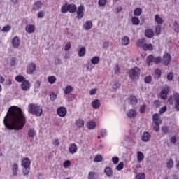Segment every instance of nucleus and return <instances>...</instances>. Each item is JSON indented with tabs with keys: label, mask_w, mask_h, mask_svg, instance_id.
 <instances>
[{
	"label": "nucleus",
	"mask_w": 179,
	"mask_h": 179,
	"mask_svg": "<svg viewBox=\"0 0 179 179\" xmlns=\"http://www.w3.org/2000/svg\"><path fill=\"white\" fill-rule=\"evenodd\" d=\"M94 162H95V163H100V162H103V156H101V155L99 154L96 155L95 156Z\"/></svg>",
	"instance_id": "obj_42"
},
{
	"label": "nucleus",
	"mask_w": 179,
	"mask_h": 179,
	"mask_svg": "<svg viewBox=\"0 0 179 179\" xmlns=\"http://www.w3.org/2000/svg\"><path fill=\"white\" fill-rule=\"evenodd\" d=\"M75 124L77 128H83V127L85 126V120L79 118L75 121Z\"/></svg>",
	"instance_id": "obj_18"
},
{
	"label": "nucleus",
	"mask_w": 179,
	"mask_h": 179,
	"mask_svg": "<svg viewBox=\"0 0 179 179\" xmlns=\"http://www.w3.org/2000/svg\"><path fill=\"white\" fill-rule=\"evenodd\" d=\"M30 87H31V84H30V81L25 80L21 84V89L24 90V92H28L30 90Z\"/></svg>",
	"instance_id": "obj_7"
},
{
	"label": "nucleus",
	"mask_w": 179,
	"mask_h": 179,
	"mask_svg": "<svg viewBox=\"0 0 179 179\" xmlns=\"http://www.w3.org/2000/svg\"><path fill=\"white\" fill-rule=\"evenodd\" d=\"M134 16H141L142 15V8H137L134 11Z\"/></svg>",
	"instance_id": "obj_45"
},
{
	"label": "nucleus",
	"mask_w": 179,
	"mask_h": 179,
	"mask_svg": "<svg viewBox=\"0 0 179 179\" xmlns=\"http://www.w3.org/2000/svg\"><path fill=\"white\" fill-rule=\"evenodd\" d=\"M91 106L94 110L100 108V101L99 99H94V101H92Z\"/></svg>",
	"instance_id": "obj_17"
},
{
	"label": "nucleus",
	"mask_w": 179,
	"mask_h": 179,
	"mask_svg": "<svg viewBox=\"0 0 179 179\" xmlns=\"http://www.w3.org/2000/svg\"><path fill=\"white\" fill-rule=\"evenodd\" d=\"M85 67L87 71H92L93 69V64H92L90 62H88L85 64Z\"/></svg>",
	"instance_id": "obj_49"
},
{
	"label": "nucleus",
	"mask_w": 179,
	"mask_h": 179,
	"mask_svg": "<svg viewBox=\"0 0 179 179\" xmlns=\"http://www.w3.org/2000/svg\"><path fill=\"white\" fill-rule=\"evenodd\" d=\"M170 92V87L169 86H166L162 91H161V99L163 100H166L167 99V94Z\"/></svg>",
	"instance_id": "obj_9"
},
{
	"label": "nucleus",
	"mask_w": 179,
	"mask_h": 179,
	"mask_svg": "<svg viewBox=\"0 0 179 179\" xmlns=\"http://www.w3.org/2000/svg\"><path fill=\"white\" fill-rule=\"evenodd\" d=\"M66 113H68V111L66 110V108H65V107L64 106H61L57 108V115H59V117H61L62 118H64V117L66 115Z\"/></svg>",
	"instance_id": "obj_8"
},
{
	"label": "nucleus",
	"mask_w": 179,
	"mask_h": 179,
	"mask_svg": "<svg viewBox=\"0 0 179 179\" xmlns=\"http://www.w3.org/2000/svg\"><path fill=\"white\" fill-rule=\"evenodd\" d=\"M30 164H31V162L28 157H25L21 161V166L23 168L30 167Z\"/></svg>",
	"instance_id": "obj_11"
},
{
	"label": "nucleus",
	"mask_w": 179,
	"mask_h": 179,
	"mask_svg": "<svg viewBox=\"0 0 179 179\" xmlns=\"http://www.w3.org/2000/svg\"><path fill=\"white\" fill-rule=\"evenodd\" d=\"M131 22L134 26H138L141 23V20L138 17L135 16L131 17Z\"/></svg>",
	"instance_id": "obj_37"
},
{
	"label": "nucleus",
	"mask_w": 179,
	"mask_h": 179,
	"mask_svg": "<svg viewBox=\"0 0 179 179\" xmlns=\"http://www.w3.org/2000/svg\"><path fill=\"white\" fill-rule=\"evenodd\" d=\"M103 173L106 175V177H113V168L110 166H106L104 169Z\"/></svg>",
	"instance_id": "obj_15"
},
{
	"label": "nucleus",
	"mask_w": 179,
	"mask_h": 179,
	"mask_svg": "<svg viewBox=\"0 0 179 179\" xmlns=\"http://www.w3.org/2000/svg\"><path fill=\"white\" fill-rule=\"evenodd\" d=\"M146 62L148 66L152 65V62H155V56L153 55H150L146 58Z\"/></svg>",
	"instance_id": "obj_25"
},
{
	"label": "nucleus",
	"mask_w": 179,
	"mask_h": 179,
	"mask_svg": "<svg viewBox=\"0 0 179 179\" xmlns=\"http://www.w3.org/2000/svg\"><path fill=\"white\" fill-rule=\"evenodd\" d=\"M61 12L62 13H66L68 12V4H64L61 8Z\"/></svg>",
	"instance_id": "obj_51"
},
{
	"label": "nucleus",
	"mask_w": 179,
	"mask_h": 179,
	"mask_svg": "<svg viewBox=\"0 0 179 179\" xmlns=\"http://www.w3.org/2000/svg\"><path fill=\"white\" fill-rule=\"evenodd\" d=\"M77 19H82L85 16V6L80 5L77 9Z\"/></svg>",
	"instance_id": "obj_6"
},
{
	"label": "nucleus",
	"mask_w": 179,
	"mask_h": 179,
	"mask_svg": "<svg viewBox=\"0 0 179 179\" xmlns=\"http://www.w3.org/2000/svg\"><path fill=\"white\" fill-rule=\"evenodd\" d=\"M16 82H18L19 83H23L26 80V78L23 77V76L19 75L15 77Z\"/></svg>",
	"instance_id": "obj_41"
},
{
	"label": "nucleus",
	"mask_w": 179,
	"mask_h": 179,
	"mask_svg": "<svg viewBox=\"0 0 179 179\" xmlns=\"http://www.w3.org/2000/svg\"><path fill=\"white\" fill-rule=\"evenodd\" d=\"M141 75V69L138 67H134L129 70V76L131 80H135L139 79V76Z\"/></svg>",
	"instance_id": "obj_3"
},
{
	"label": "nucleus",
	"mask_w": 179,
	"mask_h": 179,
	"mask_svg": "<svg viewBox=\"0 0 179 179\" xmlns=\"http://www.w3.org/2000/svg\"><path fill=\"white\" fill-rule=\"evenodd\" d=\"M98 5L99 6H106L107 5V0H99Z\"/></svg>",
	"instance_id": "obj_54"
},
{
	"label": "nucleus",
	"mask_w": 179,
	"mask_h": 179,
	"mask_svg": "<svg viewBox=\"0 0 179 179\" xmlns=\"http://www.w3.org/2000/svg\"><path fill=\"white\" fill-rule=\"evenodd\" d=\"M13 176H17L19 172V165L16 162L13 163L11 166Z\"/></svg>",
	"instance_id": "obj_19"
},
{
	"label": "nucleus",
	"mask_w": 179,
	"mask_h": 179,
	"mask_svg": "<svg viewBox=\"0 0 179 179\" xmlns=\"http://www.w3.org/2000/svg\"><path fill=\"white\" fill-rule=\"evenodd\" d=\"M173 26L176 33H179V23L178 22H175Z\"/></svg>",
	"instance_id": "obj_57"
},
{
	"label": "nucleus",
	"mask_w": 179,
	"mask_h": 179,
	"mask_svg": "<svg viewBox=\"0 0 179 179\" xmlns=\"http://www.w3.org/2000/svg\"><path fill=\"white\" fill-rule=\"evenodd\" d=\"M28 136L32 139L34 138L36 136V130L33 128L29 129L28 130Z\"/></svg>",
	"instance_id": "obj_33"
},
{
	"label": "nucleus",
	"mask_w": 179,
	"mask_h": 179,
	"mask_svg": "<svg viewBox=\"0 0 179 179\" xmlns=\"http://www.w3.org/2000/svg\"><path fill=\"white\" fill-rule=\"evenodd\" d=\"M93 27V22L92 21L89 20L85 22V23L83 24V29L84 30H90Z\"/></svg>",
	"instance_id": "obj_23"
},
{
	"label": "nucleus",
	"mask_w": 179,
	"mask_h": 179,
	"mask_svg": "<svg viewBox=\"0 0 179 179\" xmlns=\"http://www.w3.org/2000/svg\"><path fill=\"white\" fill-rule=\"evenodd\" d=\"M161 62L162 61L160 57H154V64H155L156 65L160 64Z\"/></svg>",
	"instance_id": "obj_56"
},
{
	"label": "nucleus",
	"mask_w": 179,
	"mask_h": 179,
	"mask_svg": "<svg viewBox=\"0 0 179 179\" xmlns=\"http://www.w3.org/2000/svg\"><path fill=\"white\" fill-rule=\"evenodd\" d=\"M146 176L143 173H140L136 176V179H145Z\"/></svg>",
	"instance_id": "obj_55"
},
{
	"label": "nucleus",
	"mask_w": 179,
	"mask_h": 179,
	"mask_svg": "<svg viewBox=\"0 0 179 179\" xmlns=\"http://www.w3.org/2000/svg\"><path fill=\"white\" fill-rule=\"evenodd\" d=\"M30 173V167H27V168H24L23 170H22V174L24 176H29Z\"/></svg>",
	"instance_id": "obj_48"
},
{
	"label": "nucleus",
	"mask_w": 179,
	"mask_h": 179,
	"mask_svg": "<svg viewBox=\"0 0 179 179\" xmlns=\"http://www.w3.org/2000/svg\"><path fill=\"white\" fill-rule=\"evenodd\" d=\"M3 124L7 129L20 131L26 124V117L23 110L17 106H11L3 119Z\"/></svg>",
	"instance_id": "obj_1"
},
{
	"label": "nucleus",
	"mask_w": 179,
	"mask_h": 179,
	"mask_svg": "<svg viewBox=\"0 0 179 179\" xmlns=\"http://www.w3.org/2000/svg\"><path fill=\"white\" fill-rule=\"evenodd\" d=\"M152 121L154 124H162V120H160V116L158 113H155L152 115Z\"/></svg>",
	"instance_id": "obj_20"
},
{
	"label": "nucleus",
	"mask_w": 179,
	"mask_h": 179,
	"mask_svg": "<svg viewBox=\"0 0 179 179\" xmlns=\"http://www.w3.org/2000/svg\"><path fill=\"white\" fill-rule=\"evenodd\" d=\"M153 129H155V132H157L159 129H160V123H154Z\"/></svg>",
	"instance_id": "obj_59"
},
{
	"label": "nucleus",
	"mask_w": 179,
	"mask_h": 179,
	"mask_svg": "<svg viewBox=\"0 0 179 179\" xmlns=\"http://www.w3.org/2000/svg\"><path fill=\"white\" fill-rule=\"evenodd\" d=\"M89 179H97V173L95 172L91 171L88 173Z\"/></svg>",
	"instance_id": "obj_44"
},
{
	"label": "nucleus",
	"mask_w": 179,
	"mask_h": 179,
	"mask_svg": "<svg viewBox=\"0 0 179 179\" xmlns=\"http://www.w3.org/2000/svg\"><path fill=\"white\" fill-rule=\"evenodd\" d=\"M174 100H175V108L176 111H179V94L175 92L173 94Z\"/></svg>",
	"instance_id": "obj_16"
},
{
	"label": "nucleus",
	"mask_w": 179,
	"mask_h": 179,
	"mask_svg": "<svg viewBox=\"0 0 179 179\" xmlns=\"http://www.w3.org/2000/svg\"><path fill=\"white\" fill-rule=\"evenodd\" d=\"M48 82L50 85H54V83H55V82H57V78H55V76H48Z\"/></svg>",
	"instance_id": "obj_39"
},
{
	"label": "nucleus",
	"mask_w": 179,
	"mask_h": 179,
	"mask_svg": "<svg viewBox=\"0 0 179 179\" xmlns=\"http://www.w3.org/2000/svg\"><path fill=\"white\" fill-rule=\"evenodd\" d=\"M145 36L148 38H152L154 36L153 30L152 29H148L145 31Z\"/></svg>",
	"instance_id": "obj_28"
},
{
	"label": "nucleus",
	"mask_w": 179,
	"mask_h": 179,
	"mask_svg": "<svg viewBox=\"0 0 179 179\" xmlns=\"http://www.w3.org/2000/svg\"><path fill=\"white\" fill-rule=\"evenodd\" d=\"M41 8H43V3L41 1H36L34 4L33 10H39V9H41Z\"/></svg>",
	"instance_id": "obj_27"
},
{
	"label": "nucleus",
	"mask_w": 179,
	"mask_h": 179,
	"mask_svg": "<svg viewBox=\"0 0 179 179\" xmlns=\"http://www.w3.org/2000/svg\"><path fill=\"white\" fill-rule=\"evenodd\" d=\"M120 72H121V69L120 68V66H118V64H117L115 66V75H118L120 73Z\"/></svg>",
	"instance_id": "obj_63"
},
{
	"label": "nucleus",
	"mask_w": 179,
	"mask_h": 179,
	"mask_svg": "<svg viewBox=\"0 0 179 179\" xmlns=\"http://www.w3.org/2000/svg\"><path fill=\"white\" fill-rule=\"evenodd\" d=\"M101 135L102 138H106V136H107V129H102L101 130Z\"/></svg>",
	"instance_id": "obj_60"
},
{
	"label": "nucleus",
	"mask_w": 179,
	"mask_h": 179,
	"mask_svg": "<svg viewBox=\"0 0 179 179\" xmlns=\"http://www.w3.org/2000/svg\"><path fill=\"white\" fill-rule=\"evenodd\" d=\"M78 55L80 57H85V55H86V48H85V47L80 48L78 50Z\"/></svg>",
	"instance_id": "obj_29"
},
{
	"label": "nucleus",
	"mask_w": 179,
	"mask_h": 179,
	"mask_svg": "<svg viewBox=\"0 0 179 179\" xmlns=\"http://www.w3.org/2000/svg\"><path fill=\"white\" fill-rule=\"evenodd\" d=\"M143 51H152L153 50V45L152 43L150 44H145L144 46H143Z\"/></svg>",
	"instance_id": "obj_30"
},
{
	"label": "nucleus",
	"mask_w": 179,
	"mask_h": 179,
	"mask_svg": "<svg viewBox=\"0 0 179 179\" xmlns=\"http://www.w3.org/2000/svg\"><path fill=\"white\" fill-rule=\"evenodd\" d=\"M143 159H145V155H143V152L138 151L137 152V160L138 162H139V163H141V162H142V160H143Z\"/></svg>",
	"instance_id": "obj_38"
},
{
	"label": "nucleus",
	"mask_w": 179,
	"mask_h": 179,
	"mask_svg": "<svg viewBox=\"0 0 179 179\" xmlns=\"http://www.w3.org/2000/svg\"><path fill=\"white\" fill-rule=\"evenodd\" d=\"M110 85L112 86V88L113 89V90H117V89H118L121 85L118 81L115 80V81H112V83H110Z\"/></svg>",
	"instance_id": "obj_35"
},
{
	"label": "nucleus",
	"mask_w": 179,
	"mask_h": 179,
	"mask_svg": "<svg viewBox=\"0 0 179 179\" xmlns=\"http://www.w3.org/2000/svg\"><path fill=\"white\" fill-rule=\"evenodd\" d=\"M52 143L54 146H59V140L58 138H56L52 141Z\"/></svg>",
	"instance_id": "obj_64"
},
{
	"label": "nucleus",
	"mask_w": 179,
	"mask_h": 179,
	"mask_svg": "<svg viewBox=\"0 0 179 179\" xmlns=\"http://www.w3.org/2000/svg\"><path fill=\"white\" fill-rule=\"evenodd\" d=\"M167 169H173L174 167V160L172 159H169L166 163Z\"/></svg>",
	"instance_id": "obj_43"
},
{
	"label": "nucleus",
	"mask_w": 179,
	"mask_h": 179,
	"mask_svg": "<svg viewBox=\"0 0 179 179\" xmlns=\"http://www.w3.org/2000/svg\"><path fill=\"white\" fill-rule=\"evenodd\" d=\"M150 138H152V135L148 131H144L142 135V141L143 142H149L150 141Z\"/></svg>",
	"instance_id": "obj_14"
},
{
	"label": "nucleus",
	"mask_w": 179,
	"mask_h": 179,
	"mask_svg": "<svg viewBox=\"0 0 179 179\" xmlns=\"http://www.w3.org/2000/svg\"><path fill=\"white\" fill-rule=\"evenodd\" d=\"M71 166V161L69 160H66L64 163H63V167L64 169H68V167H69Z\"/></svg>",
	"instance_id": "obj_58"
},
{
	"label": "nucleus",
	"mask_w": 179,
	"mask_h": 179,
	"mask_svg": "<svg viewBox=\"0 0 179 179\" xmlns=\"http://www.w3.org/2000/svg\"><path fill=\"white\" fill-rule=\"evenodd\" d=\"M155 78L157 79H159L160 76H162V70L159 69H156L155 70Z\"/></svg>",
	"instance_id": "obj_46"
},
{
	"label": "nucleus",
	"mask_w": 179,
	"mask_h": 179,
	"mask_svg": "<svg viewBox=\"0 0 179 179\" xmlns=\"http://www.w3.org/2000/svg\"><path fill=\"white\" fill-rule=\"evenodd\" d=\"M129 101L130 104H132L133 106H136V104H138V99H136V96H130Z\"/></svg>",
	"instance_id": "obj_32"
},
{
	"label": "nucleus",
	"mask_w": 179,
	"mask_h": 179,
	"mask_svg": "<svg viewBox=\"0 0 179 179\" xmlns=\"http://www.w3.org/2000/svg\"><path fill=\"white\" fill-rule=\"evenodd\" d=\"M21 43L22 41H20V38L17 36H14L11 40V45L13 48H19Z\"/></svg>",
	"instance_id": "obj_4"
},
{
	"label": "nucleus",
	"mask_w": 179,
	"mask_h": 179,
	"mask_svg": "<svg viewBox=\"0 0 179 179\" xmlns=\"http://www.w3.org/2000/svg\"><path fill=\"white\" fill-rule=\"evenodd\" d=\"M122 169H124V162H120L117 166H116L115 169L117 171H121V170H122Z\"/></svg>",
	"instance_id": "obj_50"
},
{
	"label": "nucleus",
	"mask_w": 179,
	"mask_h": 179,
	"mask_svg": "<svg viewBox=\"0 0 179 179\" xmlns=\"http://www.w3.org/2000/svg\"><path fill=\"white\" fill-rule=\"evenodd\" d=\"M121 44L122 45L127 46L129 44V37L127 36H124L121 39Z\"/></svg>",
	"instance_id": "obj_26"
},
{
	"label": "nucleus",
	"mask_w": 179,
	"mask_h": 179,
	"mask_svg": "<svg viewBox=\"0 0 179 179\" xmlns=\"http://www.w3.org/2000/svg\"><path fill=\"white\" fill-rule=\"evenodd\" d=\"M155 33L157 36H159L160 33H162V27L160 25H157L155 27Z\"/></svg>",
	"instance_id": "obj_53"
},
{
	"label": "nucleus",
	"mask_w": 179,
	"mask_h": 179,
	"mask_svg": "<svg viewBox=\"0 0 179 179\" xmlns=\"http://www.w3.org/2000/svg\"><path fill=\"white\" fill-rule=\"evenodd\" d=\"M100 62V57L94 56L91 59V63L92 65H97Z\"/></svg>",
	"instance_id": "obj_34"
},
{
	"label": "nucleus",
	"mask_w": 179,
	"mask_h": 179,
	"mask_svg": "<svg viewBox=\"0 0 179 179\" xmlns=\"http://www.w3.org/2000/svg\"><path fill=\"white\" fill-rule=\"evenodd\" d=\"M11 29H12V27H10V25H7L2 28L1 31H3V33H8L10 31Z\"/></svg>",
	"instance_id": "obj_47"
},
{
	"label": "nucleus",
	"mask_w": 179,
	"mask_h": 179,
	"mask_svg": "<svg viewBox=\"0 0 179 179\" xmlns=\"http://www.w3.org/2000/svg\"><path fill=\"white\" fill-rule=\"evenodd\" d=\"M146 110V104H143L142 106H140V113H141V114H143V113H145Z\"/></svg>",
	"instance_id": "obj_62"
},
{
	"label": "nucleus",
	"mask_w": 179,
	"mask_h": 179,
	"mask_svg": "<svg viewBox=\"0 0 179 179\" xmlns=\"http://www.w3.org/2000/svg\"><path fill=\"white\" fill-rule=\"evenodd\" d=\"M28 111L36 117H41V114H43V108L36 103H30L28 106Z\"/></svg>",
	"instance_id": "obj_2"
},
{
	"label": "nucleus",
	"mask_w": 179,
	"mask_h": 179,
	"mask_svg": "<svg viewBox=\"0 0 179 179\" xmlns=\"http://www.w3.org/2000/svg\"><path fill=\"white\" fill-rule=\"evenodd\" d=\"M128 118H135L136 117V110L134 109H130L127 113Z\"/></svg>",
	"instance_id": "obj_24"
},
{
	"label": "nucleus",
	"mask_w": 179,
	"mask_h": 179,
	"mask_svg": "<svg viewBox=\"0 0 179 179\" xmlns=\"http://www.w3.org/2000/svg\"><path fill=\"white\" fill-rule=\"evenodd\" d=\"M25 31L27 33H29V34H31L36 31V26L33 24H27L25 27Z\"/></svg>",
	"instance_id": "obj_13"
},
{
	"label": "nucleus",
	"mask_w": 179,
	"mask_h": 179,
	"mask_svg": "<svg viewBox=\"0 0 179 179\" xmlns=\"http://www.w3.org/2000/svg\"><path fill=\"white\" fill-rule=\"evenodd\" d=\"M67 9L68 12L70 13H75V12H76V9L78 8L75 4H67Z\"/></svg>",
	"instance_id": "obj_21"
},
{
	"label": "nucleus",
	"mask_w": 179,
	"mask_h": 179,
	"mask_svg": "<svg viewBox=\"0 0 179 179\" xmlns=\"http://www.w3.org/2000/svg\"><path fill=\"white\" fill-rule=\"evenodd\" d=\"M145 83H150L152 82V76H148L144 78Z\"/></svg>",
	"instance_id": "obj_61"
},
{
	"label": "nucleus",
	"mask_w": 179,
	"mask_h": 179,
	"mask_svg": "<svg viewBox=\"0 0 179 179\" xmlns=\"http://www.w3.org/2000/svg\"><path fill=\"white\" fill-rule=\"evenodd\" d=\"M171 62V55L170 53H165L163 56V59L162 61V63L165 66H169V64Z\"/></svg>",
	"instance_id": "obj_5"
},
{
	"label": "nucleus",
	"mask_w": 179,
	"mask_h": 179,
	"mask_svg": "<svg viewBox=\"0 0 179 179\" xmlns=\"http://www.w3.org/2000/svg\"><path fill=\"white\" fill-rule=\"evenodd\" d=\"M96 125L97 124L96 123V122L93 120H90L88 122H87V128H88V129H94Z\"/></svg>",
	"instance_id": "obj_22"
},
{
	"label": "nucleus",
	"mask_w": 179,
	"mask_h": 179,
	"mask_svg": "<svg viewBox=\"0 0 179 179\" xmlns=\"http://www.w3.org/2000/svg\"><path fill=\"white\" fill-rule=\"evenodd\" d=\"M112 163L113 164H118V163H120V157H112Z\"/></svg>",
	"instance_id": "obj_52"
},
{
	"label": "nucleus",
	"mask_w": 179,
	"mask_h": 179,
	"mask_svg": "<svg viewBox=\"0 0 179 179\" xmlns=\"http://www.w3.org/2000/svg\"><path fill=\"white\" fill-rule=\"evenodd\" d=\"M155 22H156L157 24H163L164 21L163 20V18L160 17L159 15L156 14L155 15Z\"/></svg>",
	"instance_id": "obj_31"
},
{
	"label": "nucleus",
	"mask_w": 179,
	"mask_h": 179,
	"mask_svg": "<svg viewBox=\"0 0 179 179\" xmlns=\"http://www.w3.org/2000/svg\"><path fill=\"white\" fill-rule=\"evenodd\" d=\"M145 44H146V39L145 38L138 39L137 41V45H138V47H141V48H143V46Z\"/></svg>",
	"instance_id": "obj_36"
},
{
	"label": "nucleus",
	"mask_w": 179,
	"mask_h": 179,
	"mask_svg": "<svg viewBox=\"0 0 179 179\" xmlns=\"http://www.w3.org/2000/svg\"><path fill=\"white\" fill-rule=\"evenodd\" d=\"M72 90H73V87H72V85L66 86V88L64 90V94H69V93H71Z\"/></svg>",
	"instance_id": "obj_40"
},
{
	"label": "nucleus",
	"mask_w": 179,
	"mask_h": 179,
	"mask_svg": "<svg viewBox=\"0 0 179 179\" xmlns=\"http://www.w3.org/2000/svg\"><path fill=\"white\" fill-rule=\"evenodd\" d=\"M69 152L71 155H75L78 152V145L75 143H73L69 146Z\"/></svg>",
	"instance_id": "obj_10"
},
{
	"label": "nucleus",
	"mask_w": 179,
	"mask_h": 179,
	"mask_svg": "<svg viewBox=\"0 0 179 179\" xmlns=\"http://www.w3.org/2000/svg\"><path fill=\"white\" fill-rule=\"evenodd\" d=\"M36 71V64L31 63L27 68V72L29 75L33 74V73Z\"/></svg>",
	"instance_id": "obj_12"
}]
</instances>
